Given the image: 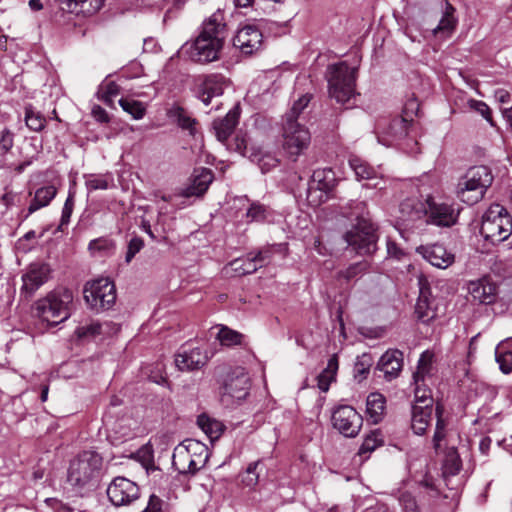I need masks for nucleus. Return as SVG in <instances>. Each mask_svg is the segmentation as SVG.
Segmentation results:
<instances>
[{
	"instance_id": "1",
	"label": "nucleus",
	"mask_w": 512,
	"mask_h": 512,
	"mask_svg": "<svg viewBox=\"0 0 512 512\" xmlns=\"http://www.w3.org/2000/svg\"><path fill=\"white\" fill-rule=\"evenodd\" d=\"M226 38V24L220 14H213L206 20L190 47V58L201 64L217 61Z\"/></svg>"
},
{
	"instance_id": "2",
	"label": "nucleus",
	"mask_w": 512,
	"mask_h": 512,
	"mask_svg": "<svg viewBox=\"0 0 512 512\" xmlns=\"http://www.w3.org/2000/svg\"><path fill=\"white\" fill-rule=\"evenodd\" d=\"M101 468V456L93 451H84L71 460L67 482L78 492L92 490L97 487Z\"/></svg>"
},
{
	"instance_id": "3",
	"label": "nucleus",
	"mask_w": 512,
	"mask_h": 512,
	"mask_svg": "<svg viewBox=\"0 0 512 512\" xmlns=\"http://www.w3.org/2000/svg\"><path fill=\"white\" fill-rule=\"evenodd\" d=\"M73 293L60 288L38 299L34 305L35 315L43 322L55 326L70 317Z\"/></svg>"
},
{
	"instance_id": "4",
	"label": "nucleus",
	"mask_w": 512,
	"mask_h": 512,
	"mask_svg": "<svg viewBox=\"0 0 512 512\" xmlns=\"http://www.w3.org/2000/svg\"><path fill=\"white\" fill-rule=\"evenodd\" d=\"M356 73V68L350 67L346 62L327 67L326 79L329 96L337 103L348 104L355 97Z\"/></svg>"
},
{
	"instance_id": "5",
	"label": "nucleus",
	"mask_w": 512,
	"mask_h": 512,
	"mask_svg": "<svg viewBox=\"0 0 512 512\" xmlns=\"http://www.w3.org/2000/svg\"><path fill=\"white\" fill-rule=\"evenodd\" d=\"M493 176L486 166H475L470 168L459 180L457 195L461 201L473 205L479 202L488 187L492 184Z\"/></svg>"
},
{
	"instance_id": "6",
	"label": "nucleus",
	"mask_w": 512,
	"mask_h": 512,
	"mask_svg": "<svg viewBox=\"0 0 512 512\" xmlns=\"http://www.w3.org/2000/svg\"><path fill=\"white\" fill-rule=\"evenodd\" d=\"M480 233L492 244L501 243L512 234V218L500 204H492L483 214Z\"/></svg>"
},
{
	"instance_id": "7",
	"label": "nucleus",
	"mask_w": 512,
	"mask_h": 512,
	"mask_svg": "<svg viewBox=\"0 0 512 512\" xmlns=\"http://www.w3.org/2000/svg\"><path fill=\"white\" fill-rule=\"evenodd\" d=\"M282 149L285 156L297 161L309 147L311 135L309 130L299 122H283Z\"/></svg>"
},
{
	"instance_id": "8",
	"label": "nucleus",
	"mask_w": 512,
	"mask_h": 512,
	"mask_svg": "<svg viewBox=\"0 0 512 512\" xmlns=\"http://www.w3.org/2000/svg\"><path fill=\"white\" fill-rule=\"evenodd\" d=\"M83 294L87 304L96 310L109 309L116 300L114 283L108 278H100L86 283Z\"/></svg>"
},
{
	"instance_id": "9",
	"label": "nucleus",
	"mask_w": 512,
	"mask_h": 512,
	"mask_svg": "<svg viewBox=\"0 0 512 512\" xmlns=\"http://www.w3.org/2000/svg\"><path fill=\"white\" fill-rule=\"evenodd\" d=\"M344 237L348 245L358 254H372L376 250L377 236L372 225L365 220L347 231Z\"/></svg>"
},
{
	"instance_id": "10",
	"label": "nucleus",
	"mask_w": 512,
	"mask_h": 512,
	"mask_svg": "<svg viewBox=\"0 0 512 512\" xmlns=\"http://www.w3.org/2000/svg\"><path fill=\"white\" fill-rule=\"evenodd\" d=\"M332 425L345 437L358 435L363 419L362 416L350 405H340L332 413Z\"/></svg>"
},
{
	"instance_id": "11",
	"label": "nucleus",
	"mask_w": 512,
	"mask_h": 512,
	"mask_svg": "<svg viewBox=\"0 0 512 512\" xmlns=\"http://www.w3.org/2000/svg\"><path fill=\"white\" fill-rule=\"evenodd\" d=\"M107 496L114 506H127L138 500L139 487L125 477H116L107 488Z\"/></svg>"
},
{
	"instance_id": "12",
	"label": "nucleus",
	"mask_w": 512,
	"mask_h": 512,
	"mask_svg": "<svg viewBox=\"0 0 512 512\" xmlns=\"http://www.w3.org/2000/svg\"><path fill=\"white\" fill-rule=\"evenodd\" d=\"M228 84V80L219 73L199 76L196 80L195 93L198 99L209 105L213 97L223 94Z\"/></svg>"
},
{
	"instance_id": "13",
	"label": "nucleus",
	"mask_w": 512,
	"mask_h": 512,
	"mask_svg": "<svg viewBox=\"0 0 512 512\" xmlns=\"http://www.w3.org/2000/svg\"><path fill=\"white\" fill-rule=\"evenodd\" d=\"M335 185V174L331 169H317L313 172L307 188V200L311 203L322 201L323 193L330 192Z\"/></svg>"
},
{
	"instance_id": "14",
	"label": "nucleus",
	"mask_w": 512,
	"mask_h": 512,
	"mask_svg": "<svg viewBox=\"0 0 512 512\" xmlns=\"http://www.w3.org/2000/svg\"><path fill=\"white\" fill-rule=\"evenodd\" d=\"M416 253L438 269H447L455 262V255L441 243L420 245Z\"/></svg>"
},
{
	"instance_id": "15",
	"label": "nucleus",
	"mask_w": 512,
	"mask_h": 512,
	"mask_svg": "<svg viewBox=\"0 0 512 512\" xmlns=\"http://www.w3.org/2000/svg\"><path fill=\"white\" fill-rule=\"evenodd\" d=\"M51 268L46 263H31L22 275L21 292L32 296L50 278Z\"/></svg>"
},
{
	"instance_id": "16",
	"label": "nucleus",
	"mask_w": 512,
	"mask_h": 512,
	"mask_svg": "<svg viewBox=\"0 0 512 512\" xmlns=\"http://www.w3.org/2000/svg\"><path fill=\"white\" fill-rule=\"evenodd\" d=\"M233 45L243 54L251 55L259 51L263 45L262 32L254 25H246L237 31Z\"/></svg>"
},
{
	"instance_id": "17",
	"label": "nucleus",
	"mask_w": 512,
	"mask_h": 512,
	"mask_svg": "<svg viewBox=\"0 0 512 512\" xmlns=\"http://www.w3.org/2000/svg\"><path fill=\"white\" fill-rule=\"evenodd\" d=\"M208 360L207 350L201 347H182L175 356V365L180 371H193L204 367Z\"/></svg>"
},
{
	"instance_id": "18",
	"label": "nucleus",
	"mask_w": 512,
	"mask_h": 512,
	"mask_svg": "<svg viewBox=\"0 0 512 512\" xmlns=\"http://www.w3.org/2000/svg\"><path fill=\"white\" fill-rule=\"evenodd\" d=\"M424 212L430 223L447 227L454 225L459 215V209L446 203L428 202V208Z\"/></svg>"
},
{
	"instance_id": "19",
	"label": "nucleus",
	"mask_w": 512,
	"mask_h": 512,
	"mask_svg": "<svg viewBox=\"0 0 512 512\" xmlns=\"http://www.w3.org/2000/svg\"><path fill=\"white\" fill-rule=\"evenodd\" d=\"M468 292L473 302L489 305L496 300L497 287L488 278H481L469 282Z\"/></svg>"
},
{
	"instance_id": "20",
	"label": "nucleus",
	"mask_w": 512,
	"mask_h": 512,
	"mask_svg": "<svg viewBox=\"0 0 512 512\" xmlns=\"http://www.w3.org/2000/svg\"><path fill=\"white\" fill-rule=\"evenodd\" d=\"M417 319L424 324L430 323L437 316L435 299L432 297L430 288L421 283L420 293L415 305Z\"/></svg>"
},
{
	"instance_id": "21",
	"label": "nucleus",
	"mask_w": 512,
	"mask_h": 512,
	"mask_svg": "<svg viewBox=\"0 0 512 512\" xmlns=\"http://www.w3.org/2000/svg\"><path fill=\"white\" fill-rule=\"evenodd\" d=\"M403 367V353L398 349L386 351L378 362V368L381 370L387 380L398 377Z\"/></svg>"
},
{
	"instance_id": "22",
	"label": "nucleus",
	"mask_w": 512,
	"mask_h": 512,
	"mask_svg": "<svg viewBox=\"0 0 512 512\" xmlns=\"http://www.w3.org/2000/svg\"><path fill=\"white\" fill-rule=\"evenodd\" d=\"M59 7L69 13L82 14L84 16H90L98 12L103 4L104 0H56Z\"/></svg>"
},
{
	"instance_id": "23",
	"label": "nucleus",
	"mask_w": 512,
	"mask_h": 512,
	"mask_svg": "<svg viewBox=\"0 0 512 512\" xmlns=\"http://www.w3.org/2000/svg\"><path fill=\"white\" fill-rule=\"evenodd\" d=\"M443 408L441 405H436V416L437 422L435 432L433 435V448L436 454H440L443 449L454 445L452 440V433H449L446 429V421L442 418Z\"/></svg>"
},
{
	"instance_id": "24",
	"label": "nucleus",
	"mask_w": 512,
	"mask_h": 512,
	"mask_svg": "<svg viewBox=\"0 0 512 512\" xmlns=\"http://www.w3.org/2000/svg\"><path fill=\"white\" fill-rule=\"evenodd\" d=\"M239 116V108L234 107L226 114L225 117L218 118L213 121V129L220 142L224 143L234 132L239 121Z\"/></svg>"
},
{
	"instance_id": "25",
	"label": "nucleus",
	"mask_w": 512,
	"mask_h": 512,
	"mask_svg": "<svg viewBox=\"0 0 512 512\" xmlns=\"http://www.w3.org/2000/svg\"><path fill=\"white\" fill-rule=\"evenodd\" d=\"M249 389V378L244 372L233 376H229L224 384L223 390L224 395H229L235 399H244L248 394Z\"/></svg>"
},
{
	"instance_id": "26",
	"label": "nucleus",
	"mask_w": 512,
	"mask_h": 512,
	"mask_svg": "<svg viewBox=\"0 0 512 512\" xmlns=\"http://www.w3.org/2000/svg\"><path fill=\"white\" fill-rule=\"evenodd\" d=\"M432 407L419 404L412 406L411 428L415 434H425L431 420Z\"/></svg>"
},
{
	"instance_id": "27",
	"label": "nucleus",
	"mask_w": 512,
	"mask_h": 512,
	"mask_svg": "<svg viewBox=\"0 0 512 512\" xmlns=\"http://www.w3.org/2000/svg\"><path fill=\"white\" fill-rule=\"evenodd\" d=\"M455 8L446 2V8L438 25L432 29L435 37L446 39L451 36L457 26V19L454 16Z\"/></svg>"
},
{
	"instance_id": "28",
	"label": "nucleus",
	"mask_w": 512,
	"mask_h": 512,
	"mask_svg": "<svg viewBox=\"0 0 512 512\" xmlns=\"http://www.w3.org/2000/svg\"><path fill=\"white\" fill-rule=\"evenodd\" d=\"M495 358L504 374L512 372V337L501 341L496 346Z\"/></svg>"
},
{
	"instance_id": "29",
	"label": "nucleus",
	"mask_w": 512,
	"mask_h": 512,
	"mask_svg": "<svg viewBox=\"0 0 512 512\" xmlns=\"http://www.w3.org/2000/svg\"><path fill=\"white\" fill-rule=\"evenodd\" d=\"M433 361L434 354L432 352L426 350L421 354L417 369L413 374L414 383L427 382L431 379L434 370Z\"/></svg>"
},
{
	"instance_id": "30",
	"label": "nucleus",
	"mask_w": 512,
	"mask_h": 512,
	"mask_svg": "<svg viewBox=\"0 0 512 512\" xmlns=\"http://www.w3.org/2000/svg\"><path fill=\"white\" fill-rule=\"evenodd\" d=\"M167 116L172 121L176 122L180 128L183 130H188L190 135H195L196 133V120L192 118L184 108L178 105L172 106L168 112Z\"/></svg>"
},
{
	"instance_id": "31",
	"label": "nucleus",
	"mask_w": 512,
	"mask_h": 512,
	"mask_svg": "<svg viewBox=\"0 0 512 512\" xmlns=\"http://www.w3.org/2000/svg\"><path fill=\"white\" fill-rule=\"evenodd\" d=\"M57 189L53 185L41 187L36 190L33 200L28 207V214H32L37 210L46 207L55 198Z\"/></svg>"
},
{
	"instance_id": "32",
	"label": "nucleus",
	"mask_w": 512,
	"mask_h": 512,
	"mask_svg": "<svg viewBox=\"0 0 512 512\" xmlns=\"http://www.w3.org/2000/svg\"><path fill=\"white\" fill-rule=\"evenodd\" d=\"M191 454L187 445H179L174 449L172 465L180 474H195L190 464Z\"/></svg>"
},
{
	"instance_id": "33",
	"label": "nucleus",
	"mask_w": 512,
	"mask_h": 512,
	"mask_svg": "<svg viewBox=\"0 0 512 512\" xmlns=\"http://www.w3.org/2000/svg\"><path fill=\"white\" fill-rule=\"evenodd\" d=\"M338 367V357L334 354L328 360L327 367L317 377V385L322 392H327L330 384L335 381Z\"/></svg>"
},
{
	"instance_id": "34",
	"label": "nucleus",
	"mask_w": 512,
	"mask_h": 512,
	"mask_svg": "<svg viewBox=\"0 0 512 512\" xmlns=\"http://www.w3.org/2000/svg\"><path fill=\"white\" fill-rule=\"evenodd\" d=\"M191 454L190 464L196 473L203 468L208 459L207 447L198 441H188L186 444Z\"/></svg>"
},
{
	"instance_id": "35",
	"label": "nucleus",
	"mask_w": 512,
	"mask_h": 512,
	"mask_svg": "<svg viewBox=\"0 0 512 512\" xmlns=\"http://www.w3.org/2000/svg\"><path fill=\"white\" fill-rule=\"evenodd\" d=\"M385 398L380 393H371L367 397L366 411L373 423H378L385 411Z\"/></svg>"
},
{
	"instance_id": "36",
	"label": "nucleus",
	"mask_w": 512,
	"mask_h": 512,
	"mask_svg": "<svg viewBox=\"0 0 512 512\" xmlns=\"http://www.w3.org/2000/svg\"><path fill=\"white\" fill-rule=\"evenodd\" d=\"M442 452H444L443 473L445 475H456L461 470L462 461L455 445L443 449Z\"/></svg>"
},
{
	"instance_id": "37",
	"label": "nucleus",
	"mask_w": 512,
	"mask_h": 512,
	"mask_svg": "<svg viewBox=\"0 0 512 512\" xmlns=\"http://www.w3.org/2000/svg\"><path fill=\"white\" fill-rule=\"evenodd\" d=\"M213 175L209 169H202L201 172L194 176L192 184L187 188V196H200L209 187L212 182Z\"/></svg>"
},
{
	"instance_id": "38",
	"label": "nucleus",
	"mask_w": 512,
	"mask_h": 512,
	"mask_svg": "<svg viewBox=\"0 0 512 512\" xmlns=\"http://www.w3.org/2000/svg\"><path fill=\"white\" fill-rule=\"evenodd\" d=\"M197 424L211 440L218 439L224 430V425L221 422L205 414L198 416Z\"/></svg>"
},
{
	"instance_id": "39",
	"label": "nucleus",
	"mask_w": 512,
	"mask_h": 512,
	"mask_svg": "<svg viewBox=\"0 0 512 512\" xmlns=\"http://www.w3.org/2000/svg\"><path fill=\"white\" fill-rule=\"evenodd\" d=\"M368 268L369 265L366 261L353 263L347 268L339 270L336 274V279L338 281L344 280L345 282H349L363 275L368 270Z\"/></svg>"
},
{
	"instance_id": "40",
	"label": "nucleus",
	"mask_w": 512,
	"mask_h": 512,
	"mask_svg": "<svg viewBox=\"0 0 512 512\" xmlns=\"http://www.w3.org/2000/svg\"><path fill=\"white\" fill-rule=\"evenodd\" d=\"M216 338L223 346L231 347L240 345L242 343L243 335L235 330L226 326H220L216 334Z\"/></svg>"
},
{
	"instance_id": "41",
	"label": "nucleus",
	"mask_w": 512,
	"mask_h": 512,
	"mask_svg": "<svg viewBox=\"0 0 512 512\" xmlns=\"http://www.w3.org/2000/svg\"><path fill=\"white\" fill-rule=\"evenodd\" d=\"M114 242L108 238H98L90 241L88 249L93 256H106L113 253Z\"/></svg>"
},
{
	"instance_id": "42",
	"label": "nucleus",
	"mask_w": 512,
	"mask_h": 512,
	"mask_svg": "<svg viewBox=\"0 0 512 512\" xmlns=\"http://www.w3.org/2000/svg\"><path fill=\"white\" fill-rule=\"evenodd\" d=\"M350 166L358 180H372L376 177V170L361 159H351Z\"/></svg>"
},
{
	"instance_id": "43",
	"label": "nucleus",
	"mask_w": 512,
	"mask_h": 512,
	"mask_svg": "<svg viewBox=\"0 0 512 512\" xmlns=\"http://www.w3.org/2000/svg\"><path fill=\"white\" fill-rule=\"evenodd\" d=\"M25 122L30 130L39 132L44 129L46 119L40 112L35 111L32 106H27L25 108Z\"/></svg>"
},
{
	"instance_id": "44",
	"label": "nucleus",
	"mask_w": 512,
	"mask_h": 512,
	"mask_svg": "<svg viewBox=\"0 0 512 512\" xmlns=\"http://www.w3.org/2000/svg\"><path fill=\"white\" fill-rule=\"evenodd\" d=\"M383 444V438L382 434L379 430L372 431L370 434H368L363 443L361 444L359 448V455L369 454L373 452L376 448L382 446Z\"/></svg>"
},
{
	"instance_id": "45",
	"label": "nucleus",
	"mask_w": 512,
	"mask_h": 512,
	"mask_svg": "<svg viewBox=\"0 0 512 512\" xmlns=\"http://www.w3.org/2000/svg\"><path fill=\"white\" fill-rule=\"evenodd\" d=\"M415 404L433 406L432 391L427 382L414 383Z\"/></svg>"
},
{
	"instance_id": "46",
	"label": "nucleus",
	"mask_w": 512,
	"mask_h": 512,
	"mask_svg": "<svg viewBox=\"0 0 512 512\" xmlns=\"http://www.w3.org/2000/svg\"><path fill=\"white\" fill-rule=\"evenodd\" d=\"M233 267V270L237 272L239 275L251 274L257 271L260 268L257 262L254 260L252 253L248 254L245 260L236 259L230 263Z\"/></svg>"
},
{
	"instance_id": "47",
	"label": "nucleus",
	"mask_w": 512,
	"mask_h": 512,
	"mask_svg": "<svg viewBox=\"0 0 512 512\" xmlns=\"http://www.w3.org/2000/svg\"><path fill=\"white\" fill-rule=\"evenodd\" d=\"M122 109L129 113L134 119H142L145 115V107L140 101L122 98L119 100Z\"/></svg>"
},
{
	"instance_id": "48",
	"label": "nucleus",
	"mask_w": 512,
	"mask_h": 512,
	"mask_svg": "<svg viewBox=\"0 0 512 512\" xmlns=\"http://www.w3.org/2000/svg\"><path fill=\"white\" fill-rule=\"evenodd\" d=\"M270 215V210L259 202H252L246 212V218L250 222H263Z\"/></svg>"
},
{
	"instance_id": "49",
	"label": "nucleus",
	"mask_w": 512,
	"mask_h": 512,
	"mask_svg": "<svg viewBox=\"0 0 512 512\" xmlns=\"http://www.w3.org/2000/svg\"><path fill=\"white\" fill-rule=\"evenodd\" d=\"M260 465L258 461L252 462L248 465L246 470L240 474L241 483L250 489L254 488L259 481V473L257 472V468Z\"/></svg>"
},
{
	"instance_id": "50",
	"label": "nucleus",
	"mask_w": 512,
	"mask_h": 512,
	"mask_svg": "<svg viewBox=\"0 0 512 512\" xmlns=\"http://www.w3.org/2000/svg\"><path fill=\"white\" fill-rule=\"evenodd\" d=\"M409 122L405 118H396L391 121L387 134L393 139H401L407 135Z\"/></svg>"
},
{
	"instance_id": "51",
	"label": "nucleus",
	"mask_w": 512,
	"mask_h": 512,
	"mask_svg": "<svg viewBox=\"0 0 512 512\" xmlns=\"http://www.w3.org/2000/svg\"><path fill=\"white\" fill-rule=\"evenodd\" d=\"M372 365L371 356L368 354H363L357 357V360L354 365V377L359 381L366 378L369 369Z\"/></svg>"
},
{
	"instance_id": "52",
	"label": "nucleus",
	"mask_w": 512,
	"mask_h": 512,
	"mask_svg": "<svg viewBox=\"0 0 512 512\" xmlns=\"http://www.w3.org/2000/svg\"><path fill=\"white\" fill-rule=\"evenodd\" d=\"M310 98L306 95L300 97L296 102H294L291 109L285 114L283 122H298V118L302 111L307 107Z\"/></svg>"
},
{
	"instance_id": "53",
	"label": "nucleus",
	"mask_w": 512,
	"mask_h": 512,
	"mask_svg": "<svg viewBox=\"0 0 512 512\" xmlns=\"http://www.w3.org/2000/svg\"><path fill=\"white\" fill-rule=\"evenodd\" d=\"M400 212L407 215V217L414 219L419 217L422 213V205L415 199H406L400 204Z\"/></svg>"
},
{
	"instance_id": "54",
	"label": "nucleus",
	"mask_w": 512,
	"mask_h": 512,
	"mask_svg": "<svg viewBox=\"0 0 512 512\" xmlns=\"http://www.w3.org/2000/svg\"><path fill=\"white\" fill-rule=\"evenodd\" d=\"M73 209L74 193L70 191L62 209L60 225L58 227L59 230H63V227L69 224Z\"/></svg>"
},
{
	"instance_id": "55",
	"label": "nucleus",
	"mask_w": 512,
	"mask_h": 512,
	"mask_svg": "<svg viewBox=\"0 0 512 512\" xmlns=\"http://www.w3.org/2000/svg\"><path fill=\"white\" fill-rule=\"evenodd\" d=\"M101 325L98 322H91L88 325L79 326L75 330V334L79 339L95 336L100 334Z\"/></svg>"
},
{
	"instance_id": "56",
	"label": "nucleus",
	"mask_w": 512,
	"mask_h": 512,
	"mask_svg": "<svg viewBox=\"0 0 512 512\" xmlns=\"http://www.w3.org/2000/svg\"><path fill=\"white\" fill-rule=\"evenodd\" d=\"M249 157L252 159V161L258 162V165L261 168L262 172H266L271 167H275L278 164V160L269 155H262L261 157H259L257 153H251Z\"/></svg>"
},
{
	"instance_id": "57",
	"label": "nucleus",
	"mask_w": 512,
	"mask_h": 512,
	"mask_svg": "<svg viewBox=\"0 0 512 512\" xmlns=\"http://www.w3.org/2000/svg\"><path fill=\"white\" fill-rule=\"evenodd\" d=\"M144 247V241L142 238L135 236L133 237L127 247V252L125 256V261L127 263L131 262V260L134 258V256L140 252V250Z\"/></svg>"
},
{
	"instance_id": "58",
	"label": "nucleus",
	"mask_w": 512,
	"mask_h": 512,
	"mask_svg": "<svg viewBox=\"0 0 512 512\" xmlns=\"http://www.w3.org/2000/svg\"><path fill=\"white\" fill-rule=\"evenodd\" d=\"M399 503L404 512H418L416 499L408 492L401 494L399 497Z\"/></svg>"
},
{
	"instance_id": "59",
	"label": "nucleus",
	"mask_w": 512,
	"mask_h": 512,
	"mask_svg": "<svg viewBox=\"0 0 512 512\" xmlns=\"http://www.w3.org/2000/svg\"><path fill=\"white\" fill-rule=\"evenodd\" d=\"M468 105L471 109L481 114L488 122L492 123L491 110L486 103L483 101L471 99L468 101Z\"/></svg>"
},
{
	"instance_id": "60",
	"label": "nucleus",
	"mask_w": 512,
	"mask_h": 512,
	"mask_svg": "<svg viewBox=\"0 0 512 512\" xmlns=\"http://www.w3.org/2000/svg\"><path fill=\"white\" fill-rule=\"evenodd\" d=\"M141 512H167L164 501L158 496L152 494L149 498L146 508Z\"/></svg>"
},
{
	"instance_id": "61",
	"label": "nucleus",
	"mask_w": 512,
	"mask_h": 512,
	"mask_svg": "<svg viewBox=\"0 0 512 512\" xmlns=\"http://www.w3.org/2000/svg\"><path fill=\"white\" fill-rule=\"evenodd\" d=\"M86 186L89 190H106L108 188V181L104 176H92L86 181Z\"/></svg>"
},
{
	"instance_id": "62",
	"label": "nucleus",
	"mask_w": 512,
	"mask_h": 512,
	"mask_svg": "<svg viewBox=\"0 0 512 512\" xmlns=\"http://www.w3.org/2000/svg\"><path fill=\"white\" fill-rule=\"evenodd\" d=\"M119 93V86L115 82H109L103 92L102 100L106 103L112 101V97Z\"/></svg>"
},
{
	"instance_id": "63",
	"label": "nucleus",
	"mask_w": 512,
	"mask_h": 512,
	"mask_svg": "<svg viewBox=\"0 0 512 512\" xmlns=\"http://www.w3.org/2000/svg\"><path fill=\"white\" fill-rule=\"evenodd\" d=\"M12 146L13 134L8 130H4L0 139V150L3 152H8Z\"/></svg>"
},
{
	"instance_id": "64",
	"label": "nucleus",
	"mask_w": 512,
	"mask_h": 512,
	"mask_svg": "<svg viewBox=\"0 0 512 512\" xmlns=\"http://www.w3.org/2000/svg\"><path fill=\"white\" fill-rule=\"evenodd\" d=\"M254 260L257 262L259 267H263L264 265L268 264L272 253L269 249L260 250L259 252L253 254Z\"/></svg>"
}]
</instances>
